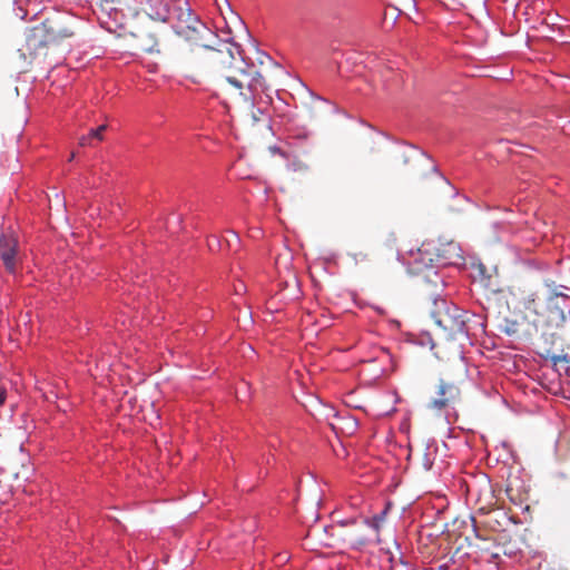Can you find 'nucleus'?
I'll use <instances>...</instances> for the list:
<instances>
[{
  "instance_id": "f257e3e1",
  "label": "nucleus",
  "mask_w": 570,
  "mask_h": 570,
  "mask_svg": "<svg viewBox=\"0 0 570 570\" xmlns=\"http://www.w3.org/2000/svg\"><path fill=\"white\" fill-rule=\"evenodd\" d=\"M140 4L150 19L170 22L179 36L197 45L189 59L194 68L224 78L239 91L268 89L264 67L272 66L273 59L257 51L258 65H255L246 61L235 42H222L217 48L203 43L213 32L193 13L187 0H140Z\"/></svg>"
},
{
  "instance_id": "f03ea898",
  "label": "nucleus",
  "mask_w": 570,
  "mask_h": 570,
  "mask_svg": "<svg viewBox=\"0 0 570 570\" xmlns=\"http://www.w3.org/2000/svg\"><path fill=\"white\" fill-rule=\"evenodd\" d=\"M559 288H563V286H557L553 281L549 279L544 282L543 287L534 292H527L518 287V292L513 291L512 295L518 297L522 313L531 321L538 318V326L543 328L566 318L564 309L569 308L566 302L570 297Z\"/></svg>"
},
{
  "instance_id": "7ed1b4c3",
  "label": "nucleus",
  "mask_w": 570,
  "mask_h": 570,
  "mask_svg": "<svg viewBox=\"0 0 570 570\" xmlns=\"http://www.w3.org/2000/svg\"><path fill=\"white\" fill-rule=\"evenodd\" d=\"M73 35L75 31L66 18L61 16L49 17L41 23L27 29L26 42L21 50L31 60L45 58L49 47L57 46Z\"/></svg>"
},
{
  "instance_id": "20e7f679",
  "label": "nucleus",
  "mask_w": 570,
  "mask_h": 570,
  "mask_svg": "<svg viewBox=\"0 0 570 570\" xmlns=\"http://www.w3.org/2000/svg\"><path fill=\"white\" fill-rule=\"evenodd\" d=\"M438 327L443 332L445 340H456L468 336L465 313L458 306H449L434 314Z\"/></svg>"
},
{
  "instance_id": "39448f33",
  "label": "nucleus",
  "mask_w": 570,
  "mask_h": 570,
  "mask_svg": "<svg viewBox=\"0 0 570 570\" xmlns=\"http://www.w3.org/2000/svg\"><path fill=\"white\" fill-rule=\"evenodd\" d=\"M539 320L531 321L524 313L513 317H504L499 324V331L508 336L515 338H529L537 334L539 330Z\"/></svg>"
},
{
  "instance_id": "423d86ee",
  "label": "nucleus",
  "mask_w": 570,
  "mask_h": 570,
  "mask_svg": "<svg viewBox=\"0 0 570 570\" xmlns=\"http://www.w3.org/2000/svg\"><path fill=\"white\" fill-rule=\"evenodd\" d=\"M367 520L358 522L355 519L346 520L340 523L336 529V537L345 546L356 549L367 543L365 529Z\"/></svg>"
},
{
  "instance_id": "0eeeda50",
  "label": "nucleus",
  "mask_w": 570,
  "mask_h": 570,
  "mask_svg": "<svg viewBox=\"0 0 570 570\" xmlns=\"http://www.w3.org/2000/svg\"><path fill=\"white\" fill-rule=\"evenodd\" d=\"M542 355L554 366L561 363L570 365V330L552 333L551 345L544 350Z\"/></svg>"
},
{
  "instance_id": "6e6552de",
  "label": "nucleus",
  "mask_w": 570,
  "mask_h": 570,
  "mask_svg": "<svg viewBox=\"0 0 570 570\" xmlns=\"http://www.w3.org/2000/svg\"><path fill=\"white\" fill-rule=\"evenodd\" d=\"M460 400L461 390L459 384L442 377L438 385L436 396L430 401L429 407L441 412L450 406H454Z\"/></svg>"
},
{
  "instance_id": "1a4fd4ad",
  "label": "nucleus",
  "mask_w": 570,
  "mask_h": 570,
  "mask_svg": "<svg viewBox=\"0 0 570 570\" xmlns=\"http://www.w3.org/2000/svg\"><path fill=\"white\" fill-rule=\"evenodd\" d=\"M0 259L10 274L17 272L20 263L18 254V240L12 234H2L0 236Z\"/></svg>"
},
{
  "instance_id": "9d476101",
  "label": "nucleus",
  "mask_w": 570,
  "mask_h": 570,
  "mask_svg": "<svg viewBox=\"0 0 570 570\" xmlns=\"http://www.w3.org/2000/svg\"><path fill=\"white\" fill-rule=\"evenodd\" d=\"M436 258L444 265H454L462 259L461 247L458 243L451 240L445 244H441L436 248Z\"/></svg>"
},
{
  "instance_id": "9b49d317",
  "label": "nucleus",
  "mask_w": 570,
  "mask_h": 570,
  "mask_svg": "<svg viewBox=\"0 0 570 570\" xmlns=\"http://www.w3.org/2000/svg\"><path fill=\"white\" fill-rule=\"evenodd\" d=\"M401 158L404 165L413 163L414 170L419 175H423V173L419 170L420 168L435 171V166L432 164L430 158L420 150L411 149L410 153H402Z\"/></svg>"
},
{
  "instance_id": "f8f14e48",
  "label": "nucleus",
  "mask_w": 570,
  "mask_h": 570,
  "mask_svg": "<svg viewBox=\"0 0 570 570\" xmlns=\"http://www.w3.org/2000/svg\"><path fill=\"white\" fill-rule=\"evenodd\" d=\"M139 48L148 53L159 52V38L156 32H141L137 36Z\"/></svg>"
},
{
  "instance_id": "ddd939ff",
  "label": "nucleus",
  "mask_w": 570,
  "mask_h": 570,
  "mask_svg": "<svg viewBox=\"0 0 570 570\" xmlns=\"http://www.w3.org/2000/svg\"><path fill=\"white\" fill-rule=\"evenodd\" d=\"M106 129H107V125H100L96 129H91L88 135L81 136L79 138V145L82 147L91 146L94 139L101 141L104 139L102 134L105 132Z\"/></svg>"
},
{
  "instance_id": "4468645a",
  "label": "nucleus",
  "mask_w": 570,
  "mask_h": 570,
  "mask_svg": "<svg viewBox=\"0 0 570 570\" xmlns=\"http://www.w3.org/2000/svg\"><path fill=\"white\" fill-rule=\"evenodd\" d=\"M387 509L389 508H385L381 513L374 515L371 521H367V524L371 525L376 532L380 531L381 525L385 520Z\"/></svg>"
},
{
  "instance_id": "2eb2a0df",
  "label": "nucleus",
  "mask_w": 570,
  "mask_h": 570,
  "mask_svg": "<svg viewBox=\"0 0 570 570\" xmlns=\"http://www.w3.org/2000/svg\"><path fill=\"white\" fill-rule=\"evenodd\" d=\"M485 266L483 264H479L476 271L479 275L482 276V281H484L485 286L492 287L491 275L485 276Z\"/></svg>"
},
{
  "instance_id": "dca6fc26",
  "label": "nucleus",
  "mask_w": 570,
  "mask_h": 570,
  "mask_svg": "<svg viewBox=\"0 0 570 570\" xmlns=\"http://www.w3.org/2000/svg\"><path fill=\"white\" fill-rule=\"evenodd\" d=\"M454 366H455V368L458 371L459 377L463 379L465 373H466V368H465V365L463 363V360L458 356L456 360H455Z\"/></svg>"
},
{
  "instance_id": "f3484780",
  "label": "nucleus",
  "mask_w": 570,
  "mask_h": 570,
  "mask_svg": "<svg viewBox=\"0 0 570 570\" xmlns=\"http://www.w3.org/2000/svg\"><path fill=\"white\" fill-rule=\"evenodd\" d=\"M484 560L489 563H493L494 566H498V560L500 559V554L498 552L484 554Z\"/></svg>"
},
{
  "instance_id": "a211bd4d",
  "label": "nucleus",
  "mask_w": 570,
  "mask_h": 570,
  "mask_svg": "<svg viewBox=\"0 0 570 570\" xmlns=\"http://www.w3.org/2000/svg\"><path fill=\"white\" fill-rule=\"evenodd\" d=\"M352 257L354 258V261H358V259L365 261V259H367V255L365 253H362V252L352 254Z\"/></svg>"
},
{
  "instance_id": "6ab92c4d",
  "label": "nucleus",
  "mask_w": 570,
  "mask_h": 570,
  "mask_svg": "<svg viewBox=\"0 0 570 570\" xmlns=\"http://www.w3.org/2000/svg\"><path fill=\"white\" fill-rule=\"evenodd\" d=\"M392 570H417L407 563H402L400 568L393 567Z\"/></svg>"
},
{
  "instance_id": "aec40b11",
  "label": "nucleus",
  "mask_w": 570,
  "mask_h": 570,
  "mask_svg": "<svg viewBox=\"0 0 570 570\" xmlns=\"http://www.w3.org/2000/svg\"><path fill=\"white\" fill-rule=\"evenodd\" d=\"M6 396H7L6 390L0 387V405L4 403Z\"/></svg>"
},
{
  "instance_id": "412c9836",
  "label": "nucleus",
  "mask_w": 570,
  "mask_h": 570,
  "mask_svg": "<svg viewBox=\"0 0 570 570\" xmlns=\"http://www.w3.org/2000/svg\"><path fill=\"white\" fill-rule=\"evenodd\" d=\"M75 158V154L72 153L69 157V161H71Z\"/></svg>"
}]
</instances>
